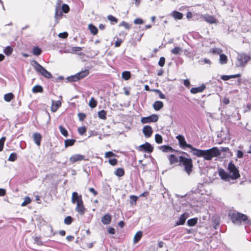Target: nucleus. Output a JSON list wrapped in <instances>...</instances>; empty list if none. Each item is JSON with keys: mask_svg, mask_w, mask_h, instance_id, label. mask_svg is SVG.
<instances>
[{"mask_svg": "<svg viewBox=\"0 0 251 251\" xmlns=\"http://www.w3.org/2000/svg\"><path fill=\"white\" fill-rule=\"evenodd\" d=\"M178 141L179 147L183 150L186 148L191 150V152L194 155L199 157H203L206 160H211L212 158L219 156L221 155V151L217 147H213L210 149L202 150L193 147L191 145L187 144L184 137L180 134L176 136Z\"/></svg>", "mask_w": 251, "mask_h": 251, "instance_id": "nucleus-1", "label": "nucleus"}, {"mask_svg": "<svg viewBox=\"0 0 251 251\" xmlns=\"http://www.w3.org/2000/svg\"><path fill=\"white\" fill-rule=\"evenodd\" d=\"M232 222L235 225H248L251 226V219L244 214L236 211H230L228 213Z\"/></svg>", "mask_w": 251, "mask_h": 251, "instance_id": "nucleus-2", "label": "nucleus"}, {"mask_svg": "<svg viewBox=\"0 0 251 251\" xmlns=\"http://www.w3.org/2000/svg\"><path fill=\"white\" fill-rule=\"evenodd\" d=\"M179 165L184 166V171L188 175H190L193 169V161L190 158H186L183 156H179Z\"/></svg>", "mask_w": 251, "mask_h": 251, "instance_id": "nucleus-3", "label": "nucleus"}, {"mask_svg": "<svg viewBox=\"0 0 251 251\" xmlns=\"http://www.w3.org/2000/svg\"><path fill=\"white\" fill-rule=\"evenodd\" d=\"M89 71L88 70L86 69L84 71H81L75 75H72L66 78V80L68 82H75L83 78L86 77L89 75Z\"/></svg>", "mask_w": 251, "mask_h": 251, "instance_id": "nucleus-4", "label": "nucleus"}, {"mask_svg": "<svg viewBox=\"0 0 251 251\" xmlns=\"http://www.w3.org/2000/svg\"><path fill=\"white\" fill-rule=\"evenodd\" d=\"M250 59V57L245 53H238L235 65L238 67H244Z\"/></svg>", "mask_w": 251, "mask_h": 251, "instance_id": "nucleus-5", "label": "nucleus"}, {"mask_svg": "<svg viewBox=\"0 0 251 251\" xmlns=\"http://www.w3.org/2000/svg\"><path fill=\"white\" fill-rule=\"evenodd\" d=\"M227 170L231 179H236L240 177L239 171L232 162L231 161L228 164Z\"/></svg>", "mask_w": 251, "mask_h": 251, "instance_id": "nucleus-6", "label": "nucleus"}, {"mask_svg": "<svg viewBox=\"0 0 251 251\" xmlns=\"http://www.w3.org/2000/svg\"><path fill=\"white\" fill-rule=\"evenodd\" d=\"M35 66H34L35 70L40 73L43 75L45 76L47 78H50L52 75L51 74L48 72L47 70H46L42 66H41L39 63H38L36 61H34Z\"/></svg>", "mask_w": 251, "mask_h": 251, "instance_id": "nucleus-7", "label": "nucleus"}, {"mask_svg": "<svg viewBox=\"0 0 251 251\" xmlns=\"http://www.w3.org/2000/svg\"><path fill=\"white\" fill-rule=\"evenodd\" d=\"M158 120L157 115L152 114L150 116L142 118L141 121L143 124L149 123L150 122H156Z\"/></svg>", "mask_w": 251, "mask_h": 251, "instance_id": "nucleus-8", "label": "nucleus"}, {"mask_svg": "<svg viewBox=\"0 0 251 251\" xmlns=\"http://www.w3.org/2000/svg\"><path fill=\"white\" fill-rule=\"evenodd\" d=\"M153 148L151 145L148 142L140 145L139 147V150L140 151H145L147 153H151L153 151Z\"/></svg>", "mask_w": 251, "mask_h": 251, "instance_id": "nucleus-9", "label": "nucleus"}, {"mask_svg": "<svg viewBox=\"0 0 251 251\" xmlns=\"http://www.w3.org/2000/svg\"><path fill=\"white\" fill-rule=\"evenodd\" d=\"M75 210L81 215H83L85 212L86 209L83 205L82 200L80 199L76 203Z\"/></svg>", "mask_w": 251, "mask_h": 251, "instance_id": "nucleus-10", "label": "nucleus"}, {"mask_svg": "<svg viewBox=\"0 0 251 251\" xmlns=\"http://www.w3.org/2000/svg\"><path fill=\"white\" fill-rule=\"evenodd\" d=\"M85 158V156L84 155L79 154H75L70 157V161L72 163H74L77 161H79L83 160H86L87 159H86Z\"/></svg>", "mask_w": 251, "mask_h": 251, "instance_id": "nucleus-11", "label": "nucleus"}, {"mask_svg": "<svg viewBox=\"0 0 251 251\" xmlns=\"http://www.w3.org/2000/svg\"><path fill=\"white\" fill-rule=\"evenodd\" d=\"M189 214L187 213H184L182 214L179 218V220L176 222L175 224L176 226L179 225H183L184 224L186 220L188 218Z\"/></svg>", "mask_w": 251, "mask_h": 251, "instance_id": "nucleus-12", "label": "nucleus"}, {"mask_svg": "<svg viewBox=\"0 0 251 251\" xmlns=\"http://www.w3.org/2000/svg\"><path fill=\"white\" fill-rule=\"evenodd\" d=\"M152 129L150 126H145L143 128V133L146 138L150 137L152 134Z\"/></svg>", "mask_w": 251, "mask_h": 251, "instance_id": "nucleus-13", "label": "nucleus"}, {"mask_svg": "<svg viewBox=\"0 0 251 251\" xmlns=\"http://www.w3.org/2000/svg\"><path fill=\"white\" fill-rule=\"evenodd\" d=\"M219 174L222 180L229 181L230 179H231L229 174L223 169L220 170Z\"/></svg>", "mask_w": 251, "mask_h": 251, "instance_id": "nucleus-14", "label": "nucleus"}, {"mask_svg": "<svg viewBox=\"0 0 251 251\" xmlns=\"http://www.w3.org/2000/svg\"><path fill=\"white\" fill-rule=\"evenodd\" d=\"M33 139L35 144L38 146L41 145V142L42 140V136L40 133L35 132L33 134Z\"/></svg>", "mask_w": 251, "mask_h": 251, "instance_id": "nucleus-15", "label": "nucleus"}, {"mask_svg": "<svg viewBox=\"0 0 251 251\" xmlns=\"http://www.w3.org/2000/svg\"><path fill=\"white\" fill-rule=\"evenodd\" d=\"M63 15V5L58 3L55 10V16L57 18L61 19Z\"/></svg>", "mask_w": 251, "mask_h": 251, "instance_id": "nucleus-16", "label": "nucleus"}, {"mask_svg": "<svg viewBox=\"0 0 251 251\" xmlns=\"http://www.w3.org/2000/svg\"><path fill=\"white\" fill-rule=\"evenodd\" d=\"M168 159L170 165H173L179 162V157L178 158L174 154L168 155Z\"/></svg>", "mask_w": 251, "mask_h": 251, "instance_id": "nucleus-17", "label": "nucleus"}, {"mask_svg": "<svg viewBox=\"0 0 251 251\" xmlns=\"http://www.w3.org/2000/svg\"><path fill=\"white\" fill-rule=\"evenodd\" d=\"M205 89V86L204 84H202L200 87L192 88L190 90V92L192 94H197L202 92Z\"/></svg>", "mask_w": 251, "mask_h": 251, "instance_id": "nucleus-18", "label": "nucleus"}, {"mask_svg": "<svg viewBox=\"0 0 251 251\" xmlns=\"http://www.w3.org/2000/svg\"><path fill=\"white\" fill-rule=\"evenodd\" d=\"M111 222V217L109 214L104 215L101 218V222L104 225H108Z\"/></svg>", "mask_w": 251, "mask_h": 251, "instance_id": "nucleus-19", "label": "nucleus"}, {"mask_svg": "<svg viewBox=\"0 0 251 251\" xmlns=\"http://www.w3.org/2000/svg\"><path fill=\"white\" fill-rule=\"evenodd\" d=\"M82 200L81 195H78V193L74 192L72 194V202L73 203H77L79 200Z\"/></svg>", "mask_w": 251, "mask_h": 251, "instance_id": "nucleus-20", "label": "nucleus"}, {"mask_svg": "<svg viewBox=\"0 0 251 251\" xmlns=\"http://www.w3.org/2000/svg\"><path fill=\"white\" fill-rule=\"evenodd\" d=\"M170 15L176 20H181L183 18V14L176 11H173Z\"/></svg>", "mask_w": 251, "mask_h": 251, "instance_id": "nucleus-21", "label": "nucleus"}, {"mask_svg": "<svg viewBox=\"0 0 251 251\" xmlns=\"http://www.w3.org/2000/svg\"><path fill=\"white\" fill-rule=\"evenodd\" d=\"M61 105V102L60 101H52L51 107L52 111H56Z\"/></svg>", "mask_w": 251, "mask_h": 251, "instance_id": "nucleus-22", "label": "nucleus"}, {"mask_svg": "<svg viewBox=\"0 0 251 251\" xmlns=\"http://www.w3.org/2000/svg\"><path fill=\"white\" fill-rule=\"evenodd\" d=\"M159 149L163 152H172L174 150L170 146L163 145L159 147Z\"/></svg>", "mask_w": 251, "mask_h": 251, "instance_id": "nucleus-23", "label": "nucleus"}, {"mask_svg": "<svg viewBox=\"0 0 251 251\" xmlns=\"http://www.w3.org/2000/svg\"><path fill=\"white\" fill-rule=\"evenodd\" d=\"M88 29L90 32L94 35H95L98 33V29L97 27L92 24L88 25Z\"/></svg>", "mask_w": 251, "mask_h": 251, "instance_id": "nucleus-24", "label": "nucleus"}, {"mask_svg": "<svg viewBox=\"0 0 251 251\" xmlns=\"http://www.w3.org/2000/svg\"><path fill=\"white\" fill-rule=\"evenodd\" d=\"M171 52L173 54L180 55L182 52V49L179 47H176L172 49Z\"/></svg>", "mask_w": 251, "mask_h": 251, "instance_id": "nucleus-25", "label": "nucleus"}, {"mask_svg": "<svg viewBox=\"0 0 251 251\" xmlns=\"http://www.w3.org/2000/svg\"><path fill=\"white\" fill-rule=\"evenodd\" d=\"M153 106L156 111H158L163 107V103L161 101H156L153 104Z\"/></svg>", "mask_w": 251, "mask_h": 251, "instance_id": "nucleus-26", "label": "nucleus"}, {"mask_svg": "<svg viewBox=\"0 0 251 251\" xmlns=\"http://www.w3.org/2000/svg\"><path fill=\"white\" fill-rule=\"evenodd\" d=\"M203 18L206 22L210 24H213L216 22V19L210 15H205Z\"/></svg>", "mask_w": 251, "mask_h": 251, "instance_id": "nucleus-27", "label": "nucleus"}, {"mask_svg": "<svg viewBox=\"0 0 251 251\" xmlns=\"http://www.w3.org/2000/svg\"><path fill=\"white\" fill-rule=\"evenodd\" d=\"M241 76V74H237L234 75H222L221 76L222 79L223 80H227L231 78H237Z\"/></svg>", "mask_w": 251, "mask_h": 251, "instance_id": "nucleus-28", "label": "nucleus"}, {"mask_svg": "<svg viewBox=\"0 0 251 251\" xmlns=\"http://www.w3.org/2000/svg\"><path fill=\"white\" fill-rule=\"evenodd\" d=\"M76 140L74 139H67L65 140V148H67L68 147L72 146L74 145L75 143V142Z\"/></svg>", "mask_w": 251, "mask_h": 251, "instance_id": "nucleus-29", "label": "nucleus"}, {"mask_svg": "<svg viewBox=\"0 0 251 251\" xmlns=\"http://www.w3.org/2000/svg\"><path fill=\"white\" fill-rule=\"evenodd\" d=\"M32 91L33 93H42L43 88L40 85H36L32 88Z\"/></svg>", "mask_w": 251, "mask_h": 251, "instance_id": "nucleus-30", "label": "nucleus"}, {"mask_svg": "<svg viewBox=\"0 0 251 251\" xmlns=\"http://www.w3.org/2000/svg\"><path fill=\"white\" fill-rule=\"evenodd\" d=\"M14 97V95L12 93L6 94L4 96V100L7 102H10Z\"/></svg>", "mask_w": 251, "mask_h": 251, "instance_id": "nucleus-31", "label": "nucleus"}, {"mask_svg": "<svg viewBox=\"0 0 251 251\" xmlns=\"http://www.w3.org/2000/svg\"><path fill=\"white\" fill-rule=\"evenodd\" d=\"M33 55L38 56L42 53V50L38 47H34L32 51Z\"/></svg>", "mask_w": 251, "mask_h": 251, "instance_id": "nucleus-32", "label": "nucleus"}, {"mask_svg": "<svg viewBox=\"0 0 251 251\" xmlns=\"http://www.w3.org/2000/svg\"><path fill=\"white\" fill-rule=\"evenodd\" d=\"M13 48L11 46H7L3 50V52L7 56L11 55L13 52Z\"/></svg>", "mask_w": 251, "mask_h": 251, "instance_id": "nucleus-33", "label": "nucleus"}, {"mask_svg": "<svg viewBox=\"0 0 251 251\" xmlns=\"http://www.w3.org/2000/svg\"><path fill=\"white\" fill-rule=\"evenodd\" d=\"M197 221L198 219L196 218L190 219L187 221V224L190 226H193L197 223Z\"/></svg>", "mask_w": 251, "mask_h": 251, "instance_id": "nucleus-34", "label": "nucleus"}, {"mask_svg": "<svg viewBox=\"0 0 251 251\" xmlns=\"http://www.w3.org/2000/svg\"><path fill=\"white\" fill-rule=\"evenodd\" d=\"M142 236V232L141 231H138L134 237V242L137 243L141 239Z\"/></svg>", "mask_w": 251, "mask_h": 251, "instance_id": "nucleus-35", "label": "nucleus"}, {"mask_svg": "<svg viewBox=\"0 0 251 251\" xmlns=\"http://www.w3.org/2000/svg\"><path fill=\"white\" fill-rule=\"evenodd\" d=\"M125 172L123 168H118L115 172V175L119 177H121L124 175Z\"/></svg>", "mask_w": 251, "mask_h": 251, "instance_id": "nucleus-36", "label": "nucleus"}, {"mask_svg": "<svg viewBox=\"0 0 251 251\" xmlns=\"http://www.w3.org/2000/svg\"><path fill=\"white\" fill-rule=\"evenodd\" d=\"M131 77V74L129 71H124L122 73V77L126 80H128Z\"/></svg>", "mask_w": 251, "mask_h": 251, "instance_id": "nucleus-37", "label": "nucleus"}, {"mask_svg": "<svg viewBox=\"0 0 251 251\" xmlns=\"http://www.w3.org/2000/svg\"><path fill=\"white\" fill-rule=\"evenodd\" d=\"M99 117L102 120H105L106 119V112L104 110H101L98 112Z\"/></svg>", "mask_w": 251, "mask_h": 251, "instance_id": "nucleus-38", "label": "nucleus"}, {"mask_svg": "<svg viewBox=\"0 0 251 251\" xmlns=\"http://www.w3.org/2000/svg\"><path fill=\"white\" fill-rule=\"evenodd\" d=\"M138 200V197L134 195H131L130 196V204L131 205H135L136 201Z\"/></svg>", "mask_w": 251, "mask_h": 251, "instance_id": "nucleus-39", "label": "nucleus"}, {"mask_svg": "<svg viewBox=\"0 0 251 251\" xmlns=\"http://www.w3.org/2000/svg\"><path fill=\"white\" fill-rule=\"evenodd\" d=\"M97 104V101L95 100L94 98L92 97L90 99V100L89 103V106L92 108H95L96 107Z\"/></svg>", "mask_w": 251, "mask_h": 251, "instance_id": "nucleus-40", "label": "nucleus"}, {"mask_svg": "<svg viewBox=\"0 0 251 251\" xmlns=\"http://www.w3.org/2000/svg\"><path fill=\"white\" fill-rule=\"evenodd\" d=\"M220 62L221 64H225L227 62V57L224 54H221L220 55Z\"/></svg>", "mask_w": 251, "mask_h": 251, "instance_id": "nucleus-41", "label": "nucleus"}, {"mask_svg": "<svg viewBox=\"0 0 251 251\" xmlns=\"http://www.w3.org/2000/svg\"><path fill=\"white\" fill-rule=\"evenodd\" d=\"M17 159V154L15 152H12L10 154L8 160L10 161L13 162L15 161Z\"/></svg>", "mask_w": 251, "mask_h": 251, "instance_id": "nucleus-42", "label": "nucleus"}, {"mask_svg": "<svg viewBox=\"0 0 251 251\" xmlns=\"http://www.w3.org/2000/svg\"><path fill=\"white\" fill-rule=\"evenodd\" d=\"M31 202V200L30 198L29 197H26L24 199V201L22 203L21 206H25L27 204L30 203Z\"/></svg>", "mask_w": 251, "mask_h": 251, "instance_id": "nucleus-43", "label": "nucleus"}, {"mask_svg": "<svg viewBox=\"0 0 251 251\" xmlns=\"http://www.w3.org/2000/svg\"><path fill=\"white\" fill-rule=\"evenodd\" d=\"M6 140V137H2L0 139V151H1L3 150V147L4 142Z\"/></svg>", "mask_w": 251, "mask_h": 251, "instance_id": "nucleus-44", "label": "nucleus"}, {"mask_svg": "<svg viewBox=\"0 0 251 251\" xmlns=\"http://www.w3.org/2000/svg\"><path fill=\"white\" fill-rule=\"evenodd\" d=\"M34 242L37 245L42 246L43 245V242L42 241L41 238L40 237L36 236L34 238Z\"/></svg>", "mask_w": 251, "mask_h": 251, "instance_id": "nucleus-45", "label": "nucleus"}, {"mask_svg": "<svg viewBox=\"0 0 251 251\" xmlns=\"http://www.w3.org/2000/svg\"><path fill=\"white\" fill-rule=\"evenodd\" d=\"M155 140L157 144H161L162 143V137L160 134H156L155 136Z\"/></svg>", "mask_w": 251, "mask_h": 251, "instance_id": "nucleus-46", "label": "nucleus"}, {"mask_svg": "<svg viewBox=\"0 0 251 251\" xmlns=\"http://www.w3.org/2000/svg\"><path fill=\"white\" fill-rule=\"evenodd\" d=\"M87 129L84 126H81L78 128V132L81 135H83L86 132Z\"/></svg>", "mask_w": 251, "mask_h": 251, "instance_id": "nucleus-47", "label": "nucleus"}, {"mask_svg": "<svg viewBox=\"0 0 251 251\" xmlns=\"http://www.w3.org/2000/svg\"><path fill=\"white\" fill-rule=\"evenodd\" d=\"M107 19L111 22L114 23H117L118 22L117 19L111 15H109L107 16Z\"/></svg>", "mask_w": 251, "mask_h": 251, "instance_id": "nucleus-48", "label": "nucleus"}, {"mask_svg": "<svg viewBox=\"0 0 251 251\" xmlns=\"http://www.w3.org/2000/svg\"><path fill=\"white\" fill-rule=\"evenodd\" d=\"M211 51L214 54H221V53L222 51V50L218 48H213L211 50Z\"/></svg>", "mask_w": 251, "mask_h": 251, "instance_id": "nucleus-49", "label": "nucleus"}, {"mask_svg": "<svg viewBox=\"0 0 251 251\" xmlns=\"http://www.w3.org/2000/svg\"><path fill=\"white\" fill-rule=\"evenodd\" d=\"M73 221V218L71 216H67L64 220V222L67 225H70Z\"/></svg>", "mask_w": 251, "mask_h": 251, "instance_id": "nucleus-50", "label": "nucleus"}, {"mask_svg": "<svg viewBox=\"0 0 251 251\" xmlns=\"http://www.w3.org/2000/svg\"><path fill=\"white\" fill-rule=\"evenodd\" d=\"M165 62V58L164 57H161L158 62V65L160 67L164 66Z\"/></svg>", "mask_w": 251, "mask_h": 251, "instance_id": "nucleus-51", "label": "nucleus"}, {"mask_svg": "<svg viewBox=\"0 0 251 251\" xmlns=\"http://www.w3.org/2000/svg\"><path fill=\"white\" fill-rule=\"evenodd\" d=\"M120 26H124L126 29H129L130 26L126 22L123 21L120 24Z\"/></svg>", "mask_w": 251, "mask_h": 251, "instance_id": "nucleus-52", "label": "nucleus"}, {"mask_svg": "<svg viewBox=\"0 0 251 251\" xmlns=\"http://www.w3.org/2000/svg\"><path fill=\"white\" fill-rule=\"evenodd\" d=\"M134 23L136 25H141L144 23L143 21L140 18H137L134 20Z\"/></svg>", "mask_w": 251, "mask_h": 251, "instance_id": "nucleus-53", "label": "nucleus"}, {"mask_svg": "<svg viewBox=\"0 0 251 251\" xmlns=\"http://www.w3.org/2000/svg\"><path fill=\"white\" fill-rule=\"evenodd\" d=\"M108 162L111 165L114 166L117 164V160L116 158L109 159Z\"/></svg>", "mask_w": 251, "mask_h": 251, "instance_id": "nucleus-54", "label": "nucleus"}, {"mask_svg": "<svg viewBox=\"0 0 251 251\" xmlns=\"http://www.w3.org/2000/svg\"><path fill=\"white\" fill-rule=\"evenodd\" d=\"M78 116L80 121H82L86 117V115L83 113H79Z\"/></svg>", "mask_w": 251, "mask_h": 251, "instance_id": "nucleus-55", "label": "nucleus"}, {"mask_svg": "<svg viewBox=\"0 0 251 251\" xmlns=\"http://www.w3.org/2000/svg\"><path fill=\"white\" fill-rule=\"evenodd\" d=\"M115 154L111 151H108L105 153V157L106 158L111 157L114 156Z\"/></svg>", "mask_w": 251, "mask_h": 251, "instance_id": "nucleus-56", "label": "nucleus"}, {"mask_svg": "<svg viewBox=\"0 0 251 251\" xmlns=\"http://www.w3.org/2000/svg\"><path fill=\"white\" fill-rule=\"evenodd\" d=\"M155 91L159 94L160 98L163 99L165 98V95L158 89L155 90Z\"/></svg>", "mask_w": 251, "mask_h": 251, "instance_id": "nucleus-57", "label": "nucleus"}, {"mask_svg": "<svg viewBox=\"0 0 251 251\" xmlns=\"http://www.w3.org/2000/svg\"><path fill=\"white\" fill-rule=\"evenodd\" d=\"M69 10H70L69 6L67 4L64 3V13H68Z\"/></svg>", "mask_w": 251, "mask_h": 251, "instance_id": "nucleus-58", "label": "nucleus"}, {"mask_svg": "<svg viewBox=\"0 0 251 251\" xmlns=\"http://www.w3.org/2000/svg\"><path fill=\"white\" fill-rule=\"evenodd\" d=\"M107 231L109 234H114L115 233V229L113 227H109Z\"/></svg>", "mask_w": 251, "mask_h": 251, "instance_id": "nucleus-59", "label": "nucleus"}, {"mask_svg": "<svg viewBox=\"0 0 251 251\" xmlns=\"http://www.w3.org/2000/svg\"><path fill=\"white\" fill-rule=\"evenodd\" d=\"M89 191L90 193H92L94 196H96L98 194V192L93 188H89Z\"/></svg>", "mask_w": 251, "mask_h": 251, "instance_id": "nucleus-60", "label": "nucleus"}, {"mask_svg": "<svg viewBox=\"0 0 251 251\" xmlns=\"http://www.w3.org/2000/svg\"><path fill=\"white\" fill-rule=\"evenodd\" d=\"M122 40L121 39H118V40H117L115 43V46L116 47H119L121 43H122Z\"/></svg>", "mask_w": 251, "mask_h": 251, "instance_id": "nucleus-61", "label": "nucleus"}, {"mask_svg": "<svg viewBox=\"0 0 251 251\" xmlns=\"http://www.w3.org/2000/svg\"><path fill=\"white\" fill-rule=\"evenodd\" d=\"M243 153L242 151H238L237 152V156L238 158H241L243 157Z\"/></svg>", "mask_w": 251, "mask_h": 251, "instance_id": "nucleus-62", "label": "nucleus"}, {"mask_svg": "<svg viewBox=\"0 0 251 251\" xmlns=\"http://www.w3.org/2000/svg\"><path fill=\"white\" fill-rule=\"evenodd\" d=\"M82 50V48L81 47H73L72 48V50L73 51H80Z\"/></svg>", "mask_w": 251, "mask_h": 251, "instance_id": "nucleus-63", "label": "nucleus"}, {"mask_svg": "<svg viewBox=\"0 0 251 251\" xmlns=\"http://www.w3.org/2000/svg\"><path fill=\"white\" fill-rule=\"evenodd\" d=\"M183 84L186 87H188L189 86L190 83L188 79H185L184 80Z\"/></svg>", "mask_w": 251, "mask_h": 251, "instance_id": "nucleus-64", "label": "nucleus"}]
</instances>
